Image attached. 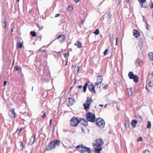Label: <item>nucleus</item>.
<instances>
[{
  "instance_id": "680f3d73",
  "label": "nucleus",
  "mask_w": 153,
  "mask_h": 153,
  "mask_svg": "<svg viewBox=\"0 0 153 153\" xmlns=\"http://www.w3.org/2000/svg\"><path fill=\"white\" fill-rule=\"evenodd\" d=\"M117 39H118V38L117 37L116 38V42H117Z\"/></svg>"
},
{
  "instance_id": "9b49d317",
  "label": "nucleus",
  "mask_w": 153,
  "mask_h": 153,
  "mask_svg": "<svg viewBox=\"0 0 153 153\" xmlns=\"http://www.w3.org/2000/svg\"><path fill=\"white\" fill-rule=\"evenodd\" d=\"M79 122L82 125L85 127L88 125L87 121L84 119H81L80 121Z\"/></svg>"
},
{
  "instance_id": "79ce46f5",
  "label": "nucleus",
  "mask_w": 153,
  "mask_h": 153,
  "mask_svg": "<svg viewBox=\"0 0 153 153\" xmlns=\"http://www.w3.org/2000/svg\"><path fill=\"white\" fill-rule=\"evenodd\" d=\"M108 85L106 84L105 86H103V88L106 89L107 88H108Z\"/></svg>"
},
{
  "instance_id": "aec40b11",
  "label": "nucleus",
  "mask_w": 153,
  "mask_h": 153,
  "mask_svg": "<svg viewBox=\"0 0 153 153\" xmlns=\"http://www.w3.org/2000/svg\"><path fill=\"white\" fill-rule=\"evenodd\" d=\"M137 123V121L136 120H132L131 124L134 128L136 127V124Z\"/></svg>"
},
{
  "instance_id": "7c9ffc66",
  "label": "nucleus",
  "mask_w": 153,
  "mask_h": 153,
  "mask_svg": "<svg viewBox=\"0 0 153 153\" xmlns=\"http://www.w3.org/2000/svg\"><path fill=\"white\" fill-rule=\"evenodd\" d=\"M6 24H7V22L5 20H4V22H3L2 23V26L3 24H4V26L3 27V28H5L6 27Z\"/></svg>"
},
{
  "instance_id": "a18cd8bd",
  "label": "nucleus",
  "mask_w": 153,
  "mask_h": 153,
  "mask_svg": "<svg viewBox=\"0 0 153 153\" xmlns=\"http://www.w3.org/2000/svg\"><path fill=\"white\" fill-rule=\"evenodd\" d=\"M46 117V113H44L42 116V118L44 119Z\"/></svg>"
},
{
  "instance_id": "603ef678",
  "label": "nucleus",
  "mask_w": 153,
  "mask_h": 153,
  "mask_svg": "<svg viewBox=\"0 0 153 153\" xmlns=\"http://www.w3.org/2000/svg\"><path fill=\"white\" fill-rule=\"evenodd\" d=\"M20 145L22 146V148H23L24 147V144L22 142L21 143Z\"/></svg>"
},
{
  "instance_id": "c03bdc74",
  "label": "nucleus",
  "mask_w": 153,
  "mask_h": 153,
  "mask_svg": "<svg viewBox=\"0 0 153 153\" xmlns=\"http://www.w3.org/2000/svg\"><path fill=\"white\" fill-rule=\"evenodd\" d=\"M143 153H150L148 150H145L143 151Z\"/></svg>"
},
{
  "instance_id": "ea45409f",
  "label": "nucleus",
  "mask_w": 153,
  "mask_h": 153,
  "mask_svg": "<svg viewBox=\"0 0 153 153\" xmlns=\"http://www.w3.org/2000/svg\"><path fill=\"white\" fill-rule=\"evenodd\" d=\"M143 140V138L142 137H140L137 140V142H139L140 141H141Z\"/></svg>"
},
{
  "instance_id": "4be33fe9",
  "label": "nucleus",
  "mask_w": 153,
  "mask_h": 153,
  "mask_svg": "<svg viewBox=\"0 0 153 153\" xmlns=\"http://www.w3.org/2000/svg\"><path fill=\"white\" fill-rule=\"evenodd\" d=\"M79 68H75L74 70V72L75 74H77L79 71Z\"/></svg>"
},
{
  "instance_id": "864d4df0",
  "label": "nucleus",
  "mask_w": 153,
  "mask_h": 153,
  "mask_svg": "<svg viewBox=\"0 0 153 153\" xmlns=\"http://www.w3.org/2000/svg\"><path fill=\"white\" fill-rule=\"evenodd\" d=\"M150 8L151 9H152L153 8V4L152 3L151 5L150 6Z\"/></svg>"
},
{
  "instance_id": "c756f323",
  "label": "nucleus",
  "mask_w": 153,
  "mask_h": 153,
  "mask_svg": "<svg viewBox=\"0 0 153 153\" xmlns=\"http://www.w3.org/2000/svg\"><path fill=\"white\" fill-rule=\"evenodd\" d=\"M151 126V123L150 121H148L147 123V128H150Z\"/></svg>"
},
{
  "instance_id": "f03ea898",
  "label": "nucleus",
  "mask_w": 153,
  "mask_h": 153,
  "mask_svg": "<svg viewBox=\"0 0 153 153\" xmlns=\"http://www.w3.org/2000/svg\"><path fill=\"white\" fill-rule=\"evenodd\" d=\"M59 145V141L58 140H56L50 143L47 146V150L50 151L55 148L56 146Z\"/></svg>"
},
{
  "instance_id": "2f4dec72",
  "label": "nucleus",
  "mask_w": 153,
  "mask_h": 153,
  "mask_svg": "<svg viewBox=\"0 0 153 153\" xmlns=\"http://www.w3.org/2000/svg\"><path fill=\"white\" fill-rule=\"evenodd\" d=\"M14 70L18 71L19 72H21L22 71L21 68H14Z\"/></svg>"
},
{
  "instance_id": "bb28decb",
  "label": "nucleus",
  "mask_w": 153,
  "mask_h": 153,
  "mask_svg": "<svg viewBox=\"0 0 153 153\" xmlns=\"http://www.w3.org/2000/svg\"><path fill=\"white\" fill-rule=\"evenodd\" d=\"M127 91L128 93V95L129 96H131L132 94V91L131 90V88L127 89Z\"/></svg>"
},
{
  "instance_id": "cd10ccee",
  "label": "nucleus",
  "mask_w": 153,
  "mask_h": 153,
  "mask_svg": "<svg viewBox=\"0 0 153 153\" xmlns=\"http://www.w3.org/2000/svg\"><path fill=\"white\" fill-rule=\"evenodd\" d=\"M30 34L33 37H35L36 35V33L35 31H31L30 32Z\"/></svg>"
},
{
  "instance_id": "13d9d810",
  "label": "nucleus",
  "mask_w": 153,
  "mask_h": 153,
  "mask_svg": "<svg viewBox=\"0 0 153 153\" xmlns=\"http://www.w3.org/2000/svg\"><path fill=\"white\" fill-rule=\"evenodd\" d=\"M125 1L126 3H128L129 1V0H125Z\"/></svg>"
},
{
  "instance_id": "3c124183",
  "label": "nucleus",
  "mask_w": 153,
  "mask_h": 153,
  "mask_svg": "<svg viewBox=\"0 0 153 153\" xmlns=\"http://www.w3.org/2000/svg\"><path fill=\"white\" fill-rule=\"evenodd\" d=\"M76 81V79L75 78L73 79L72 80V81H74V84L75 83Z\"/></svg>"
},
{
  "instance_id": "20e7f679",
  "label": "nucleus",
  "mask_w": 153,
  "mask_h": 153,
  "mask_svg": "<svg viewBox=\"0 0 153 153\" xmlns=\"http://www.w3.org/2000/svg\"><path fill=\"white\" fill-rule=\"evenodd\" d=\"M96 123L98 126L101 128L104 127L105 125L104 121L100 118H98L97 119Z\"/></svg>"
},
{
  "instance_id": "bf43d9fd",
  "label": "nucleus",
  "mask_w": 153,
  "mask_h": 153,
  "mask_svg": "<svg viewBox=\"0 0 153 153\" xmlns=\"http://www.w3.org/2000/svg\"><path fill=\"white\" fill-rule=\"evenodd\" d=\"M66 56H67V54L66 53H64V56L65 57Z\"/></svg>"
},
{
  "instance_id": "9d476101",
  "label": "nucleus",
  "mask_w": 153,
  "mask_h": 153,
  "mask_svg": "<svg viewBox=\"0 0 153 153\" xmlns=\"http://www.w3.org/2000/svg\"><path fill=\"white\" fill-rule=\"evenodd\" d=\"M82 153H91V151L90 148L85 146L83 147L82 148Z\"/></svg>"
},
{
  "instance_id": "c85d7f7f",
  "label": "nucleus",
  "mask_w": 153,
  "mask_h": 153,
  "mask_svg": "<svg viewBox=\"0 0 153 153\" xmlns=\"http://www.w3.org/2000/svg\"><path fill=\"white\" fill-rule=\"evenodd\" d=\"M94 33L96 35H97L99 34V30L98 29L96 30L94 32Z\"/></svg>"
},
{
  "instance_id": "58836bf2",
  "label": "nucleus",
  "mask_w": 153,
  "mask_h": 153,
  "mask_svg": "<svg viewBox=\"0 0 153 153\" xmlns=\"http://www.w3.org/2000/svg\"><path fill=\"white\" fill-rule=\"evenodd\" d=\"M121 0H116V3L117 4H119L121 2Z\"/></svg>"
},
{
  "instance_id": "052dcab7",
  "label": "nucleus",
  "mask_w": 153,
  "mask_h": 153,
  "mask_svg": "<svg viewBox=\"0 0 153 153\" xmlns=\"http://www.w3.org/2000/svg\"><path fill=\"white\" fill-rule=\"evenodd\" d=\"M99 106H100L102 107L103 106V105L102 104H100L99 105Z\"/></svg>"
},
{
  "instance_id": "b1692460",
  "label": "nucleus",
  "mask_w": 153,
  "mask_h": 153,
  "mask_svg": "<svg viewBox=\"0 0 153 153\" xmlns=\"http://www.w3.org/2000/svg\"><path fill=\"white\" fill-rule=\"evenodd\" d=\"M88 85V82H86L85 83L84 86L83 87V91L84 92H85V91H86V88H87V87Z\"/></svg>"
},
{
  "instance_id": "423d86ee",
  "label": "nucleus",
  "mask_w": 153,
  "mask_h": 153,
  "mask_svg": "<svg viewBox=\"0 0 153 153\" xmlns=\"http://www.w3.org/2000/svg\"><path fill=\"white\" fill-rule=\"evenodd\" d=\"M128 76L130 79H133L135 82H137L138 81V78L136 75L133 74L132 72H130L128 73Z\"/></svg>"
},
{
  "instance_id": "f3484780",
  "label": "nucleus",
  "mask_w": 153,
  "mask_h": 153,
  "mask_svg": "<svg viewBox=\"0 0 153 153\" xmlns=\"http://www.w3.org/2000/svg\"><path fill=\"white\" fill-rule=\"evenodd\" d=\"M74 45L76 46L77 48H81L82 47V44L79 41H77L74 44Z\"/></svg>"
},
{
  "instance_id": "4468645a",
  "label": "nucleus",
  "mask_w": 153,
  "mask_h": 153,
  "mask_svg": "<svg viewBox=\"0 0 153 153\" xmlns=\"http://www.w3.org/2000/svg\"><path fill=\"white\" fill-rule=\"evenodd\" d=\"M142 7L145 8L146 7V4H144V3L146 2V0H138Z\"/></svg>"
},
{
  "instance_id": "37998d69",
  "label": "nucleus",
  "mask_w": 153,
  "mask_h": 153,
  "mask_svg": "<svg viewBox=\"0 0 153 153\" xmlns=\"http://www.w3.org/2000/svg\"><path fill=\"white\" fill-rule=\"evenodd\" d=\"M99 83L98 82H96L95 83V87L96 86L97 88H98V86H99Z\"/></svg>"
},
{
  "instance_id": "de8ad7c7",
  "label": "nucleus",
  "mask_w": 153,
  "mask_h": 153,
  "mask_svg": "<svg viewBox=\"0 0 153 153\" xmlns=\"http://www.w3.org/2000/svg\"><path fill=\"white\" fill-rule=\"evenodd\" d=\"M59 14H56L55 15V17H58L59 16Z\"/></svg>"
},
{
  "instance_id": "c9c22d12",
  "label": "nucleus",
  "mask_w": 153,
  "mask_h": 153,
  "mask_svg": "<svg viewBox=\"0 0 153 153\" xmlns=\"http://www.w3.org/2000/svg\"><path fill=\"white\" fill-rule=\"evenodd\" d=\"M36 26H37V27L39 28V31H40V30H41L42 29V28H43V27H40V26H39V25L38 24H36Z\"/></svg>"
},
{
  "instance_id": "39448f33",
  "label": "nucleus",
  "mask_w": 153,
  "mask_h": 153,
  "mask_svg": "<svg viewBox=\"0 0 153 153\" xmlns=\"http://www.w3.org/2000/svg\"><path fill=\"white\" fill-rule=\"evenodd\" d=\"M93 101V100L91 98L86 100L85 103L83 105L84 109L86 110H87L89 109L90 105Z\"/></svg>"
},
{
  "instance_id": "7ed1b4c3",
  "label": "nucleus",
  "mask_w": 153,
  "mask_h": 153,
  "mask_svg": "<svg viewBox=\"0 0 153 153\" xmlns=\"http://www.w3.org/2000/svg\"><path fill=\"white\" fill-rule=\"evenodd\" d=\"M85 117L87 120L93 123L95 121V115L91 112H88L85 115Z\"/></svg>"
},
{
  "instance_id": "774afa93",
  "label": "nucleus",
  "mask_w": 153,
  "mask_h": 153,
  "mask_svg": "<svg viewBox=\"0 0 153 153\" xmlns=\"http://www.w3.org/2000/svg\"><path fill=\"white\" fill-rule=\"evenodd\" d=\"M67 62H66V63H65V65H67Z\"/></svg>"
},
{
  "instance_id": "0eeeda50",
  "label": "nucleus",
  "mask_w": 153,
  "mask_h": 153,
  "mask_svg": "<svg viewBox=\"0 0 153 153\" xmlns=\"http://www.w3.org/2000/svg\"><path fill=\"white\" fill-rule=\"evenodd\" d=\"M79 123L77 118H73L70 121L71 125L73 126H76Z\"/></svg>"
},
{
  "instance_id": "1a4fd4ad",
  "label": "nucleus",
  "mask_w": 153,
  "mask_h": 153,
  "mask_svg": "<svg viewBox=\"0 0 153 153\" xmlns=\"http://www.w3.org/2000/svg\"><path fill=\"white\" fill-rule=\"evenodd\" d=\"M65 36L63 35H60L55 39L53 41H54L56 39H58L59 41V42L62 43L64 40L65 39Z\"/></svg>"
},
{
  "instance_id": "6ab92c4d",
  "label": "nucleus",
  "mask_w": 153,
  "mask_h": 153,
  "mask_svg": "<svg viewBox=\"0 0 153 153\" xmlns=\"http://www.w3.org/2000/svg\"><path fill=\"white\" fill-rule=\"evenodd\" d=\"M138 64V66L141 67L143 66V62L141 60L138 59L136 62Z\"/></svg>"
},
{
  "instance_id": "a19ab883",
  "label": "nucleus",
  "mask_w": 153,
  "mask_h": 153,
  "mask_svg": "<svg viewBox=\"0 0 153 153\" xmlns=\"http://www.w3.org/2000/svg\"><path fill=\"white\" fill-rule=\"evenodd\" d=\"M148 85L149 86L152 87L153 85V83L150 82L149 83Z\"/></svg>"
},
{
  "instance_id": "a878e982",
  "label": "nucleus",
  "mask_w": 153,
  "mask_h": 153,
  "mask_svg": "<svg viewBox=\"0 0 153 153\" xmlns=\"http://www.w3.org/2000/svg\"><path fill=\"white\" fill-rule=\"evenodd\" d=\"M90 91H91L92 93H95V92L94 89V86L93 85H91V88Z\"/></svg>"
},
{
  "instance_id": "69168bd1",
  "label": "nucleus",
  "mask_w": 153,
  "mask_h": 153,
  "mask_svg": "<svg viewBox=\"0 0 153 153\" xmlns=\"http://www.w3.org/2000/svg\"><path fill=\"white\" fill-rule=\"evenodd\" d=\"M53 42V41L51 42V43H50V45H48V46H49L50 45H51V44L52 43V42Z\"/></svg>"
},
{
  "instance_id": "ddd939ff",
  "label": "nucleus",
  "mask_w": 153,
  "mask_h": 153,
  "mask_svg": "<svg viewBox=\"0 0 153 153\" xmlns=\"http://www.w3.org/2000/svg\"><path fill=\"white\" fill-rule=\"evenodd\" d=\"M133 33L134 36L136 38H137L140 36V33H138L137 30H134L133 31Z\"/></svg>"
},
{
  "instance_id": "6e6552de",
  "label": "nucleus",
  "mask_w": 153,
  "mask_h": 153,
  "mask_svg": "<svg viewBox=\"0 0 153 153\" xmlns=\"http://www.w3.org/2000/svg\"><path fill=\"white\" fill-rule=\"evenodd\" d=\"M9 115L10 118H14L15 116V114L14 109L9 111L8 113Z\"/></svg>"
},
{
  "instance_id": "e433bc0d",
  "label": "nucleus",
  "mask_w": 153,
  "mask_h": 153,
  "mask_svg": "<svg viewBox=\"0 0 153 153\" xmlns=\"http://www.w3.org/2000/svg\"><path fill=\"white\" fill-rule=\"evenodd\" d=\"M145 23H146V29L147 30H148L149 28V25L148 24L147 22H145Z\"/></svg>"
},
{
  "instance_id": "5fc2aeb1",
  "label": "nucleus",
  "mask_w": 153,
  "mask_h": 153,
  "mask_svg": "<svg viewBox=\"0 0 153 153\" xmlns=\"http://www.w3.org/2000/svg\"><path fill=\"white\" fill-rule=\"evenodd\" d=\"M7 83V81H4V85L5 86L6 85Z\"/></svg>"
},
{
  "instance_id": "f8f14e48",
  "label": "nucleus",
  "mask_w": 153,
  "mask_h": 153,
  "mask_svg": "<svg viewBox=\"0 0 153 153\" xmlns=\"http://www.w3.org/2000/svg\"><path fill=\"white\" fill-rule=\"evenodd\" d=\"M35 135L34 134L32 135V137L30 138L29 140V143L30 144H33L35 140Z\"/></svg>"
},
{
  "instance_id": "412c9836",
  "label": "nucleus",
  "mask_w": 153,
  "mask_h": 153,
  "mask_svg": "<svg viewBox=\"0 0 153 153\" xmlns=\"http://www.w3.org/2000/svg\"><path fill=\"white\" fill-rule=\"evenodd\" d=\"M125 128L126 129H127L129 127L130 124V123L128 121H126L125 122Z\"/></svg>"
},
{
  "instance_id": "f257e3e1",
  "label": "nucleus",
  "mask_w": 153,
  "mask_h": 153,
  "mask_svg": "<svg viewBox=\"0 0 153 153\" xmlns=\"http://www.w3.org/2000/svg\"><path fill=\"white\" fill-rule=\"evenodd\" d=\"M96 143H93V146H96L95 148V152L96 153H100V151L102 150V148L101 147L103 144V142L102 140L101 139H99L96 140Z\"/></svg>"
},
{
  "instance_id": "49530a36",
  "label": "nucleus",
  "mask_w": 153,
  "mask_h": 153,
  "mask_svg": "<svg viewBox=\"0 0 153 153\" xmlns=\"http://www.w3.org/2000/svg\"><path fill=\"white\" fill-rule=\"evenodd\" d=\"M85 19H83L82 20V24H83L84 23H85Z\"/></svg>"
},
{
  "instance_id": "8fccbe9b",
  "label": "nucleus",
  "mask_w": 153,
  "mask_h": 153,
  "mask_svg": "<svg viewBox=\"0 0 153 153\" xmlns=\"http://www.w3.org/2000/svg\"><path fill=\"white\" fill-rule=\"evenodd\" d=\"M88 88L89 91L90 90L91 88V85L89 86Z\"/></svg>"
},
{
  "instance_id": "a211bd4d",
  "label": "nucleus",
  "mask_w": 153,
  "mask_h": 153,
  "mask_svg": "<svg viewBox=\"0 0 153 153\" xmlns=\"http://www.w3.org/2000/svg\"><path fill=\"white\" fill-rule=\"evenodd\" d=\"M83 146L82 145H79L76 147V149L82 153V149L83 148Z\"/></svg>"
},
{
  "instance_id": "f704fd0d",
  "label": "nucleus",
  "mask_w": 153,
  "mask_h": 153,
  "mask_svg": "<svg viewBox=\"0 0 153 153\" xmlns=\"http://www.w3.org/2000/svg\"><path fill=\"white\" fill-rule=\"evenodd\" d=\"M22 128H21L20 129H18L17 131V132L18 134H19L21 131H22Z\"/></svg>"
},
{
  "instance_id": "dca6fc26",
  "label": "nucleus",
  "mask_w": 153,
  "mask_h": 153,
  "mask_svg": "<svg viewBox=\"0 0 153 153\" xmlns=\"http://www.w3.org/2000/svg\"><path fill=\"white\" fill-rule=\"evenodd\" d=\"M68 102L69 104L71 105H72L75 102L74 98L71 97L69 98Z\"/></svg>"
},
{
  "instance_id": "5701e85b",
  "label": "nucleus",
  "mask_w": 153,
  "mask_h": 153,
  "mask_svg": "<svg viewBox=\"0 0 153 153\" xmlns=\"http://www.w3.org/2000/svg\"><path fill=\"white\" fill-rule=\"evenodd\" d=\"M149 57L152 61L153 60V53L152 52H149Z\"/></svg>"
},
{
  "instance_id": "4d7b16f0",
  "label": "nucleus",
  "mask_w": 153,
  "mask_h": 153,
  "mask_svg": "<svg viewBox=\"0 0 153 153\" xmlns=\"http://www.w3.org/2000/svg\"><path fill=\"white\" fill-rule=\"evenodd\" d=\"M79 1V0H75V1L77 3Z\"/></svg>"
},
{
  "instance_id": "2eb2a0df",
  "label": "nucleus",
  "mask_w": 153,
  "mask_h": 153,
  "mask_svg": "<svg viewBox=\"0 0 153 153\" xmlns=\"http://www.w3.org/2000/svg\"><path fill=\"white\" fill-rule=\"evenodd\" d=\"M97 79L98 82L101 83L103 79V76L101 75L98 76H97Z\"/></svg>"
},
{
  "instance_id": "393cba45",
  "label": "nucleus",
  "mask_w": 153,
  "mask_h": 153,
  "mask_svg": "<svg viewBox=\"0 0 153 153\" xmlns=\"http://www.w3.org/2000/svg\"><path fill=\"white\" fill-rule=\"evenodd\" d=\"M137 119L139 121V122H141L142 121V118L139 115H136V116Z\"/></svg>"
},
{
  "instance_id": "338daca9",
  "label": "nucleus",
  "mask_w": 153,
  "mask_h": 153,
  "mask_svg": "<svg viewBox=\"0 0 153 153\" xmlns=\"http://www.w3.org/2000/svg\"><path fill=\"white\" fill-rule=\"evenodd\" d=\"M107 105H105V106H104V108H106V107Z\"/></svg>"
},
{
  "instance_id": "6e6d98bb",
  "label": "nucleus",
  "mask_w": 153,
  "mask_h": 153,
  "mask_svg": "<svg viewBox=\"0 0 153 153\" xmlns=\"http://www.w3.org/2000/svg\"><path fill=\"white\" fill-rule=\"evenodd\" d=\"M82 85H80L78 86V88L79 89L82 88Z\"/></svg>"
},
{
  "instance_id": "72a5a7b5",
  "label": "nucleus",
  "mask_w": 153,
  "mask_h": 153,
  "mask_svg": "<svg viewBox=\"0 0 153 153\" xmlns=\"http://www.w3.org/2000/svg\"><path fill=\"white\" fill-rule=\"evenodd\" d=\"M18 48H21L22 47V43L21 42H20L19 43H18Z\"/></svg>"
},
{
  "instance_id": "4c0bfd02",
  "label": "nucleus",
  "mask_w": 153,
  "mask_h": 153,
  "mask_svg": "<svg viewBox=\"0 0 153 153\" xmlns=\"http://www.w3.org/2000/svg\"><path fill=\"white\" fill-rule=\"evenodd\" d=\"M108 50V49H106L103 52V54L104 56L106 54Z\"/></svg>"
},
{
  "instance_id": "0e129e2a",
  "label": "nucleus",
  "mask_w": 153,
  "mask_h": 153,
  "mask_svg": "<svg viewBox=\"0 0 153 153\" xmlns=\"http://www.w3.org/2000/svg\"><path fill=\"white\" fill-rule=\"evenodd\" d=\"M51 120H50V124H51Z\"/></svg>"
},
{
  "instance_id": "09e8293b",
  "label": "nucleus",
  "mask_w": 153,
  "mask_h": 153,
  "mask_svg": "<svg viewBox=\"0 0 153 153\" xmlns=\"http://www.w3.org/2000/svg\"><path fill=\"white\" fill-rule=\"evenodd\" d=\"M146 89L147 90V92L148 93H149V90L148 88L147 87V86H146Z\"/></svg>"
},
{
  "instance_id": "473e14b6",
  "label": "nucleus",
  "mask_w": 153,
  "mask_h": 153,
  "mask_svg": "<svg viewBox=\"0 0 153 153\" xmlns=\"http://www.w3.org/2000/svg\"><path fill=\"white\" fill-rule=\"evenodd\" d=\"M111 16V13L109 12L107 15L106 18L108 19H109Z\"/></svg>"
},
{
  "instance_id": "e2e57ef3",
  "label": "nucleus",
  "mask_w": 153,
  "mask_h": 153,
  "mask_svg": "<svg viewBox=\"0 0 153 153\" xmlns=\"http://www.w3.org/2000/svg\"><path fill=\"white\" fill-rule=\"evenodd\" d=\"M151 75L152 77H153V71L152 73L151 74Z\"/></svg>"
}]
</instances>
